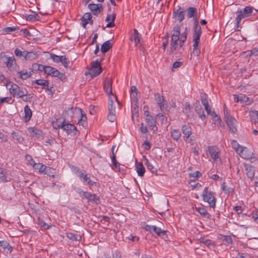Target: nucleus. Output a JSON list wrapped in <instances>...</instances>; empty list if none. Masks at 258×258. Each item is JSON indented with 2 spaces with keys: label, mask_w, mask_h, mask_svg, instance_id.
<instances>
[{
  "label": "nucleus",
  "mask_w": 258,
  "mask_h": 258,
  "mask_svg": "<svg viewBox=\"0 0 258 258\" xmlns=\"http://www.w3.org/2000/svg\"><path fill=\"white\" fill-rule=\"evenodd\" d=\"M202 196L203 201L209 204V207L215 208L216 207V199L215 197L214 193L208 190V187H205L203 191Z\"/></svg>",
  "instance_id": "1"
},
{
  "label": "nucleus",
  "mask_w": 258,
  "mask_h": 258,
  "mask_svg": "<svg viewBox=\"0 0 258 258\" xmlns=\"http://www.w3.org/2000/svg\"><path fill=\"white\" fill-rule=\"evenodd\" d=\"M224 114L225 121L229 127V130L232 133H235L237 131L236 125L237 121L235 119L230 115L228 110L225 109V105L224 106Z\"/></svg>",
  "instance_id": "2"
},
{
  "label": "nucleus",
  "mask_w": 258,
  "mask_h": 258,
  "mask_svg": "<svg viewBox=\"0 0 258 258\" xmlns=\"http://www.w3.org/2000/svg\"><path fill=\"white\" fill-rule=\"evenodd\" d=\"M58 127L61 128L64 131H66L68 135L73 134L74 135H76L77 133V130L75 125L66 121L65 119L58 125Z\"/></svg>",
  "instance_id": "3"
},
{
  "label": "nucleus",
  "mask_w": 258,
  "mask_h": 258,
  "mask_svg": "<svg viewBox=\"0 0 258 258\" xmlns=\"http://www.w3.org/2000/svg\"><path fill=\"white\" fill-rule=\"evenodd\" d=\"M102 71L100 62L98 60H96L91 62V68L89 71V74L92 78H94L98 76Z\"/></svg>",
  "instance_id": "4"
},
{
  "label": "nucleus",
  "mask_w": 258,
  "mask_h": 258,
  "mask_svg": "<svg viewBox=\"0 0 258 258\" xmlns=\"http://www.w3.org/2000/svg\"><path fill=\"white\" fill-rule=\"evenodd\" d=\"M10 92L13 96H17L18 97L23 98L24 96L27 95V92L21 90L20 88L15 84H12L10 88Z\"/></svg>",
  "instance_id": "5"
},
{
  "label": "nucleus",
  "mask_w": 258,
  "mask_h": 258,
  "mask_svg": "<svg viewBox=\"0 0 258 258\" xmlns=\"http://www.w3.org/2000/svg\"><path fill=\"white\" fill-rule=\"evenodd\" d=\"M73 170L75 173L81 179H83L84 181L87 182L89 185H93L95 182L92 181L89 177H88L87 174H85L83 171L77 167H74Z\"/></svg>",
  "instance_id": "6"
},
{
  "label": "nucleus",
  "mask_w": 258,
  "mask_h": 258,
  "mask_svg": "<svg viewBox=\"0 0 258 258\" xmlns=\"http://www.w3.org/2000/svg\"><path fill=\"white\" fill-rule=\"evenodd\" d=\"M208 149L209 153L213 160L215 162H220L221 159L219 157V149L216 146H209Z\"/></svg>",
  "instance_id": "7"
},
{
  "label": "nucleus",
  "mask_w": 258,
  "mask_h": 258,
  "mask_svg": "<svg viewBox=\"0 0 258 258\" xmlns=\"http://www.w3.org/2000/svg\"><path fill=\"white\" fill-rule=\"evenodd\" d=\"M234 100L236 102H243L245 103L246 105L250 104L252 100L249 97L246 96L245 95L240 94L239 95H234Z\"/></svg>",
  "instance_id": "8"
},
{
  "label": "nucleus",
  "mask_w": 258,
  "mask_h": 258,
  "mask_svg": "<svg viewBox=\"0 0 258 258\" xmlns=\"http://www.w3.org/2000/svg\"><path fill=\"white\" fill-rule=\"evenodd\" d=\"M202 33L201 27L193 28L192 38L195 46L199 45Z\"/></svg>",
  "instance_id": "9"
},
{
  "label": "nucleus",
  "mask_w": 258,
  "mask_h": 258,
  "mask_svg": "<svg viewBox=\"0 0 258 258\" xmlns=\"http://www.w3.org/2000/svg\"><path fill=\"white\" fill-rule=\"evenodd\" d=\"M195 111L196 113L198 114L199 117L202 120H206V115L204 113V110L201 106V105L200 104V102L199 101H197L195 103Z\"/></svg>",
  "instance_id": "10"
},
{
  "label": "nucleus",
  "mask_w": 258,
  "mask_h": 258,
  "mask_svg": "<svg viewBox=\"0 0 258 258\" xmlns=\"http://www.w3.org/2000/svg\"><path fill=\"white\" fill-rule=\"evenodd\" d=\"M200 97L202 103L205 107L207 113H209L211 110V107L209 105L207 95L206 94L202 93L201 94Z\"/></svg>",
  "instance_id": "11"
},
{
  "label": "nucleus",
  "mask_w": 258,
  "mask_h": 258,
  "mask_svg": "<svg viewBox=\"0 0 258 258\" xmlns=\"http://www.w3.org/2000/svg\"><path fill=\"white\" fill-rule=\"evenodd\" d=\"M90 23L92 25L93 24V20H92V16L90 13H85L82 18V24L84 28L87 24Z\"/></svg>",
  "instance_id": "12"
},
{
  "label": "nucleus",
  "mask_w": 258,
  "mask_h": 258,
  "mask_svg": "<svg viewBox=\"0 0 258 258\" xmlns=\"http://www.w3.org/2000/svg\"><path fill=\"white\" fill-rule=\"evenodd\" d=\"M146 121L148 123V126L151 130H152L153 133H156L157 131L158 128L156 125V119L152 116L146 118Z\"/></svg>",
  "instance_id": "13"
},
{
  "label": "nucleus",
  "mask_w": 258,
  "mask_h": 258,
  "mask_svg": "<svg viewBox=\"0 0 258 258\" xmlns=\"http://www.w3.org/2000/svg\"><path fill=\"white\" fill-rule=\"evenodd\" d=\"M244 167L246 171L247 176L250 179H252L254 175V167L248 164H244Z\"/></svg>",
  "instance_id": "14"
},
{
  "label": "nucleus",
  "mask_w": 258,
  "mask_h": 258,
  "mask_svg": "<svg viewBox=\"0 0 258 258\" xmlns=\"http://www.w3.org/2000/svg\"><path fill=\"white\" fill-rule=\"evenodd\" d=\"M131 40L135 42V45L141 42V35L136 29H134V33L131 37Z\"/></svg>",
  "instance_id": "15"
},
{
  "label": "nucleus",
  "mask_w": 258,
  "mask_h": 258,
  "mask_svg": "<svg viewBox=\"0 0 258 258\" xmlns=\"http://www.w3.org/2000/svg\"><path fill=\"white\" fill-rule=\"evenodd\" d=\"M112 81L111 79H107L104 84V91L109 96L112 94Z\"/></svg>",
  "instance_id": "16"
},
{
  "label": "nucleus",
  "mask_w": 258,
  "mask_h": 258,
  "mask_svg": "<svg viewBox=\"0 0 258 258\" xmlns=\"http://www.w3.org/2000/svg\"><path fill=\"white\" fill-rule=\"evenodd\" d=\"M181 131L184 135V138H188L191 135V128L188 125H182Z\"/></svg>",
  "instance_id": "17"
},
{
  "label": "nucleus",
  "mask_w": 258,
  "mask_h": 258,
  "mask_svg": "<svg viewBox=\"0 0 258 258\" xmlns=\"http://www.w3.org/2000/svg\"><path fill=\"white\" fill-rule=\"evenodd\" d=\"M0 247H2L7 253H11L13 250V247L7 241L5 240L0 241Z\"/></svg>",
  "instance_id": "18"
},
{
  "label": "nucleus",
  "mask_w": 258,
  "mask_h": 258,
  "mask_svg": "<svg viewBox=\"0 0 258 258\" xmlns=\"http://www.w3.org/2000/svg\"><path fill=\"white\" fill-rule=\"evenodd\" d=\"M88 8L94 15H98L101 12V10L99 9V5L97 4L93 3L90 4L88 5Z\"/></svg>",
  "instance_id": "19"
},
{
  "label": "nucleus",
  "mask_w": 258,
  "mask_h": 258,
  "mask_svg": "<svg viewBox=\"0 0 258 258\" xmlns=\"http://www.w3.org/2000/svg\"><path fill=\"white\" fill-rule=\"evenodd\" d=\"M7 62L6 66L9 70L13 68V67L16 64V60L14 56L5 57Z\"/></svg>",
  "instance_id": "20"
},
{
  "label": "nucleus",
  "mask_w": 258,
  "mask_h": 258,
  "mask_svg": "<svg viewBox=\"0 0 258 258\" xmlns=\"http://www.w3.org/2000/svg\"><path fill=\"white\" fill-rule=\"evenodd\" d=\"M30 133L33 137H36L38 139L42 138V132L41 130L34 127L29 128Z\"/></svg>",
  "instance_id": "21"
},
{
  "label": "nucleus",
  "mask_w": 258,
  "mask_h": 258,
  "mask_svg": "<svg viewBox=\"0 0 258 258\" xmlns=\"http://www.w3.org/2000/svg\"><path fill=\"white\" fill-rule=\"evenodd\" d=\"M196 211L199 214L206 219H210L211 215L207 211L206 209L204 207L196 208Z\"/></svg>",
  "instance_id": "22"
},
{
  "label": "nucleus",
  "mask_w": 258,
  "mask_h": 258,
  "mask_svg": "<svg viewBox=\"0 0 258 258\" xmlns=\"http://www.w3.org/2000/svg\"><path fill=\"white\" fill-rule=\"evenodd\" d=\"M136 169L139 176H143L144 175L145 169L142 162H139L136 164Z\"/></svg>",
  "instance_id": "23"
},
{
  "label": "nucleus",
  "mask_w": 258,
  "mask_h": 258,
  "mask_svg": "<svg viewBox=\"0 0 258 258\" xmlns=\"http://www.w3.org/2000/svg\"><path fill=\"white\" fill-rule=\"evenodd\" d=\"M24 121L25 122L28 121L32 116V111L29 107L26 105L24 107Z\"/></svg>",
  "instance_id": "24"
},
{
  "label": "nucleus",
  "mask_w": 258,
  "mask_h": 258,
  "mask_svg": "<svg viewBox=\"0 0 258 258\" xmlns=\"http://www.w3.org/2000/svg\"><path fill=\"white\" fill-rule=\"evenodd\" d=\"M112 47V44L110 40H108L103 43L101 46V51L102 53L107 52Z\"/></svg>",
  "instance_id": "25"
},
{
  "label": "nucleus",
  "mask_w": 258,
  "mask_h": 258,
  "mask_svg": "<svg viewBox=\"0 0 258 258\" xmlns=\"http://www.w3.org/2000/svg\"><path fill=\"white\" fill-rule=\"evenodd\" d=\"M26 51H27L22 50L18 48H17L14 51V54L17 57L19 58L20 59H25Z\"/></svg>",
  "instance_id": "26"
},
{
  "label": "nucleus",
  "mask_w": 258,
  "mask_h": 258,
  "mask_svg": "<svg viewBox=\"0 0 258 258\" xmlns=\"http://www.w3.org/2000/svg\"><path fill=\"white\" fill-rule=\"evenodd\" d=\"M171 136L174 141H177L181 137V133L178 130H172L171 131Z\"/></svg>",
  "instance_id": "27"
},
{
  "label": "nucleus",
  "mask_w": 258,
  "mask_h": 258,
  "mask_svg": "<svg viewBox=\"0 0 258 258\" xmlns=\"http://www.w3.org/2000/svg\"><path fill=\"white\" fill-rule=\"evenodd\" d=\"M173 17H178V20L179 22H181L184 19V11H181L178 12V10H177L176 11H174L173 13Z\"/></svg>",
  "instance_id": "28"
},
{
  "label": "nucleus",
  "mask_w": 258,
  "mask_h": 258,
  "mask_svg": "<svg viewBox=\"0 0 258 258\" xmlns=\"http://www.w3.org/2000/svg\"><path fill=\"white\" fill-rule=\"evenodd\" d=\"M197 9L195 7H189L186 10V15L188 18L194 17L197 13Z\"/></svg>",
  "instance_id": "29"
},
{
  "label": "nucleus",
  "mask_w": 258,
  "mask_h": 258,
  "mask_svg": "<svg viewBox=\"0 0 258 258\" xmlns=\"http://www.w3.org/2000/svg\"><path fill=\"white\" fill-rule=\"evenodd\" d=\"M37 54L36 52L34 51H26L25 59L26 60H32L36 58Z\"/></svg>",
  "instance_id": "30"
},
{
  "label": "nucleus",
  "mask_w": 258,
  "mask_h": 258,
  "mask_svg": "<svg viewBox=\"0 0 258 258\" xmlns=\"http://www.w3.org/2000/svg\"><path fill=\"white\" fill-rule=\"evenodd\" d=\"M231 144H232V146L233 148L239 154H240L243 152V147H240V145L238 144V143L236 141L233 140L231 142Z\"/></svg>",
  "instance_id": "31"
},
{
  "label": "nucleus",
  "mask_w": 258,
  "mask_h": 258,
  "mask_svg": "<svg viewBox=\"0 0 258 258\" xmlns=\"http://www.w3.org/2000/svg\"><path fill=\"white\" fill-rule=\"evenodd\" d=\"M12 138L14 139L17 140L19 143L22 144L23 143L24 139L23 137L20 136L18 133L13 131L12 133Z\"/></svg>",
  "instance_id": "32"
},
{
  "label": "nucleus",
  "mask_w": 258,
  "mask_h": 258,
  "mask_svg": "<svg viewBox=\"0 0 258 258\" xmlns=\"http://www.w3.org/2000/svg\"><path fill=\"white\" fill-rule=\"evenodd\" d=\"M34 84H36L40 86H48V85H49V82L47 80L39 79L35 80L32 82V85H33Z\"/></svg>",
  "instance_id": "33"
},
{
  "label": "nucleus",
  "mask_w": 258,
  "mask_h": 258,
  "mask_svg": "<svg viewBox=\"0 0 258 258\" xmlns=\"http://www.w3.org/2000/svg\"><path fill=\"white\" fill-rule=\"evenodd\" d=\"M67 237L72 240L80 241L81 239V237L79 235L75 234L72 232H69L67 234Z\"/></svg>",
  "instance_id": "34"
},
{
  "label": "nucleus",
  "mask_w": 258,
  "mask_h": 258,
  "mask_svg": "<svg viewBox=\"0 0 258 258\" xmlns=\"http://www.w3.org/2000/svg\"><path fill=\"white\" fill-rule=\"evenodd\" d=\"M18 73L19 74V77L23 80L27 79L30 77L32 75L30 72H27V71H24L18 72Z\"/></svg>",
  "instance_id": "35"
},
{
  "label": "nucleus",
  "mask_w": 258,
  "mask_h": 258,
  "mask_svg": "<svg viewBox=\"0 0 258 258\" xmlns=\"http://www.w3.org/2000/svg\"><path fill=\"white\" fill-rule=\"evenodd\" d=\"M236 14L237 17L236 18V21L237 27L238 28L239 27V25L240 23L241 20L245 18V17L243 15L241 11H237Z\"/></svg>",
  "instance_id": "36"
},
{
  "label": "nucleus",
  "mask_w": 258,
  "mask_h": 258,
  "mask_svg": "<svg viewBox=\"0 0 258 258\" xmlns=\"http://www.w3.org/2000/svg\"><path fill=\"white\" fill-rule=\"evenodd\" d=\"M180 35V27L179 25H176L173 30L172 37L175 38H179Z\"/></svg>",
  "instance_id": "37"
},
{
  "label": "nucleus",
  "mask_w": 258,
  "mask_h": 258,
  "mask_svg": "<svg viewBox=\"0 0 258 258\" xmlns=\"http://www.w3.org/2000/svg\"><path fill=\"white\" fill-rule=\"evenodd\" d=\"M34 167L35 169H38L39 172L44 173L47 167L42 164L38 163V164H34Z\"/></svg>",
  "instance_id": "38"
},
{
  "label": "nucleus",
  "mask_w": 258,
  "mask_h": 258,
  "mask_svg": "<svg viewBox=\"0 0 258 258\" xmlns=\"http://www.w3.org/2000/svg\"><path fill=\"white\" fill-rule=\"evenodd\" d=\"M155 98L158 105H160L165 102L164 97L160 95L159 93H156L155 94Z\"/></svg>",
  "instance_id": "39"
},
{
  "label": "nucleus",
  "mask_w": 258,
  "mask_h": 258,
  "mask_svg": "<svg viewBox=\"0 0 258 258\" xmlns=\"http://www.w3.org/2000/svg\"><path fill=\"white\" fill-rule=\"evenodd\" d=\"M253 11V8L251 7H246L243 9V12L242 14L245 17H247L250 16L251 15V13Z\"/></svg>",
  "instance_id": "40"
},
{
  "label": "nucleus",
  "mask_w": 258,
  "mask_h": 258,
  "mask_svg": "<svg viewBox=\"0 0 258 258\" xmlns=\"http://www.w3.org/2000/svg\"><path fill=\"white\" fill-rule=\"evenodd\" d=\"M153 231L158 236L164 235L166 233V231H163L160 228L156 226H154Z\"/></svg>",
  "instance_id": "41"
},
{
  "label": "nucleus",
  "mask_w": 258,
  "mask_h": 258,
  "mask_svg": "<svg viewBox=\"0 0 258 258\" xmlns=\"http://www.w3.org/2000/svg\"><path fill=\"white\" fill-rule=\"evenodd\" d=\"M146 162L145 165L147 166V169L151 171L152 173H156L157 172V170L156 168H154L153 165L149 162L148 159H146Z\"/></svg>",
  "instance_id": "42"
},
{
  "label": "nucleus",
  "mask_w": 258,
  "mask_h": 258,
  "mask_svg": "<svg viewBox=\"0 0 258 258\" xmlns=\"http://www.w3.org/2000/svg\"><path fill=\"white\" fill-rule=\"evenodd\" d=\"M161 111L165 114H166L168 113V106L167 104H164V103L161 104L160 105H158Z\"/></svg>",
  "instance_id": "43"
},
{
  "label": "nucleus",
  "mask_w": 258,
  "mask_h": 258,
  "mask_svg": "<svg viewBox=\"0 0 258 258\" xmlns=\"http://www.w3.org/2000/svg\"><path fill=\"white\" fill-rule=\"evenodd\" d=\"M89 198V199L88 202H91V201H93L97 204H98L100 203L99 198H98L96 196V195L94 194L90 193V195Z\"/></svg>",
  "instance_id": "44"
},
{
  "label": "nucleus",
  "mask_w": 258,
  "mask_h": 258,
  "mask_svg": "<svg viewBox=\"0 0 258 258\" xmlns=\"http://www.w3.org/2000/svg\"><path fill=\"white\" fill-rule=\"evenodd\" d=\"M55 172V170L54 169H52L49 167H47L44 174H47L49 175L50 177H54V173Z\"/></svg>",
  "instance_id": "45"
},
{
  "label": "nucleus",
  "mask_w": 258,
  "mask_h": 258,
  "mask_svg": "<svg viewBox=\"0 0 258 258\" xmlns=\"http://www.w3.org/2000/svg\"><path fill=\"white\" fill-rule=\"evenodd\" d=\"M222 188L226 194H229L233 191V189L231 187H227L225 183L222 184Z\"/></svg>",
  "instance_id": "46"
},
{
  "label": "nucleus",
  "mask_w": 258,
  "mask_h": 258,
  "mask_svg": "<svg viewBox=\"0 0 258 258\" xmlns=\"http://www.w3.org/2000/svg\"><path fill=\"white\" fill-rule=\"evenodd\" d=\"M50 58L55 62H60L62 60V56H58L55 54H51L50 55Z\"/></svg>",
  "instance_id": "47"
},
{
  "label": "nucleus",
  "mask_w": 258,
  "mask_h": 258,
  "mask_svg": "<svg viewBox=\"0 0 258 258\" xmlns=\"http://www.w3.org/2000/svg\"><path fill=\"white\" fill-rule=\"evenodd\" d=\"M18 29V27H5L3 29V32H6L7 33H10L12 32L15 31V30Z\"/></svg>",
  "instance_id": "48"
},
{
  "label": "nucleus",
  "mask_w": 258,
  "mask_h": 258,
  "mask_svg": "<svg viewBox=\"0 0 258 258\" xmlns=\"http://www.w3.org/2000/svg\"><path fill=\"white\" fill-rule=\"evenodd\" d=\"M39 16L38 14H31L29 15L27 17V20L29 21L38 20Z\"/></svg>",
  "instance_id": "49"
},
{
  "label": "nucleus",
  "mask_w": 258,
  "mask_h": 258,
  "mask_svg": "<svg viewBox=\"0 0 258 258\" xmlns=\"http://www.w3.org/2000/svg\"><path fill=\"white\" fill-rule=\"evenodd\" d=\"M193 47L194 50L191 54L196 56H198L201 53L200 50L198 48V45L195 46V44H193Z\"/></svg>",
  "instance_id": "50"
},
{
  "label": "nucleus",
  "mask_w": 258,
  "mask_h": 258,
  "mask_svg": "<svg viewBox=\"0 0 258 258\" xmlns=\"http://www.w3.org/2000/svg\"><path fill=\"white\" fill-rule=\"evenodd\" d=\"M61 61L60 62L62 63L63 66L66 68H68L69 64L70 63V61L68 60V58L66 57V55H62Z\"/></svg>",
  "instance_id": "51"
},
{
  "label": "nucleus",
  "mask_w": 258,
  "mask_h": 258,
  "mask_svg": "<svg viewBox=\"0 0 258 258\" xmlns=\"http://www.w3.org/2000/svg\"><path fill=\"white\" fill-rule=\"evenodd\" d=\"M186 30H187V28H185L184 32L180 34V35L179 36V40H180L181 41L185 42V41L187 39V35Z\"/></svg>",
  "instance_id": "52"
},
{
  "label": "nucleus",
  "mask_w": 258,
  "mask_h": 258,
  "mask_svg": "<svg viewBox=\"0 0 258 258\" xmlns=\"http://www.w3.org/2000/svg\"><path fill=\"white\" fill-rule=\"evenodd\" d=\"M54 68L50 66H46V70H45V74L48 75L52 76L53 71H54Z\"/></svg>",
  "instance_id": "53"
},
{
  "label": "nucleus",
  "mask_w": 258,
  "mask_h": 258,
  "mask_svg": "<svg viewBox=\"0 0 258 258\" xmlns=\"http://www.w3.org/2000/svg\"><path fill=\"white\" fill-rule=\"evenodd\" d=\"M116 17V14L114 13H113L111 15H107L105 21L106 22H111V21H114Z\"/></svg>",
  "instance_id": "54"
},
{
  "label": "nucleus",
  "mask_w": 258,
  "mask_h": 258,
  "mask_svg": "<svg viewBox=\"0 0 258 258\" xmlns=\"http://www.w3.org/2000/svg\"><path fill=\"white\" fill-rule=\"evenodd\" d=\"M33 67L35 68H36L37 67V69L39 71L42 72L43 71L45 73V70H46V66L42 65V64H39L37 63H35L33 64Z\"/></svg>",
  "instance_id": "55"
},
{
  "label": "nucleus",
  "mask_w": 258,
  "mask_h": 258,
  "mask_svg": "<svg viewBox=\"0 0 258 258\" xmlns=\"http://www.w3.org/2000/svg\"><path fill=\"white\" fill-rule=\"evenodd\" d=\"M169 53L170 54H175L176 50L177 48L178 45L170 44Z\"/></svg>",
  "instance_id": "56"
},
{
  "label": "nucleus",
  "mask_w": 258,
  "mask_h": 258,
  "mask_svg": "<svg viewBox=\"0 0 258 258\" xmlns=\"http://www.w3.org/2000/svg\"><path fill=\"white\" fill-rule=\"evenodd\" d=\"M80 110L81 113V117L78 121V123H82V122H85L87 120V116L85 113H83V110L81 109H80Z\"/></svg>",
  "instance_id": "57"
},
{
  "label": "nucleus",
  "mask_w": 258,
  "mask_h": 258,
  "mask_svg": "<svg viewBox=\"0 0 258 258\" xmlns=\"http://www.w3.org/2000/svg\"><path fill=\"white\" fill-rule=\"evenodd\" d=\"M0 81H1L3 84L6 85H8V80L7 79L5 76L1 73H0Z\"/></svg>",
  "instance_id": "58"
},
{
  "label": "nucleus",
  "mask_w": 258,
  "mask_h": 258,
  "mask_svg": "<svg viewBox=\"0 0 258 258\" xmlns=\"http://www.w3.org/2000/svg\"><path fill=\"white\" fill-rule=\"evenodd\" d=\"M189 175V177H190L197 178V177H200V176H201L202 173L200 172L197 171L195 172L194 173H190Z\"/></svg>",
  "instance_id": "59"
},
{
  "label": "nucleus",
  "mask_w": 258,
  "mask_h": 258,
  "mask_svg": "<svg viewBox=\"0 0 258 258\" xmlns=\"http://www.w3.org/2000/svg\"><path fill=\"white\" fill-rule=\"evenodd\" d=\"M0 139L2 142H7L8 141V137L0 131Z\"/></svg>",
  "instance_id": "60"
},
{
  "label": "nucleus",
  "mask_w": 258,
  "mask_h": 258,
  "mask_svg": "<svg viewBox=\"0 0 258 258\" xmlns=\"http://www.w3.org/2000/svg\"><path fill=\"white\" fill-rule=\"evenodd\" d=\"M157 117L160 118L163 123L165 122L166 123L167 122V118L166 117H165L163 114L161 113H158L157 114Z\"/></svg>",
  "instance_id": "61"
},
{
  "label": "nucleus",
  "mask_w": 258,
  "mask_h": 258,
  "mask_svg": "<svg viewBox=\"0 0 258 258\" xmlns=\"http://www.w3.org/2000/svg\"><path fill=\"white\" fill-rule=\"evenodd\" d=\"M7 171L6 170H4V174H2V173L0 175V179L4 181H9L10 180L7 179Z\"/></svg>",
  "instance_id": "62"
},
{
  "label": "nucleus",
  "mask_w": 258,
  "mask_h": 258,
  "mask_svg": "<svg viewBox=\"0 0 258 258\" xmlns=\"http://www.w3.org/2000/svg\"><path fill=\"white\" fill-rule=\"evenodd\" d=\"M200 242L207 246H209L211 244V241L210 239L202 238L200 240Z\"/></svg>",
  "instance_id": "63"
},
{
  "label": "nucleus",
  "mask_w": 258,
  "mask_h": 258,
  "mask_svg": "<svg viewBox=\"0 0 258 258\" xmlns=\"http://www.w3.org/2000/svg\"><path fill=\"white\" fill-rule=\"evenodd\" d=\"M249 115H250V116H251V117H252L253 116H256L257 119L258 121V111H256V110L250 111Z\"/></svg>",
  "instance_id": "64"
}]
</instances>
